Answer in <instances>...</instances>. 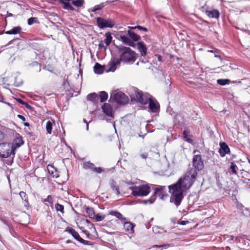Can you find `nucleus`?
<instances>
[{"mask_svg": "<svg viewBox=\"0 0 250 250\" xmlns=\"http://www.w3.org/2000/svg\"><path fill=\"white\" fill-rule=\"evenodd\" d=\"M104 171L103 169L101 167H95L93 172L97 173H101Z\"/></svg>", "mask_w": 250, "mask_h": 250, "instance_id": "nucleus-44", "label": "nucleus"}, {"mask_svg": "<svg viewBox=\"0 0 250 250\" xmlns=\"http://www.w3.org/2000/svg\"><path fill=\"white\" fill-rule=\"evenodd\" d=\"M22 84V81L21 80L17 81V80L15 81L14 85L15 86L18 87L20 86Z\"/></svg>", "mask_w": 250, "mask_h": 250, "instance_id": "nucleus-49", "label": "nucleus"}, {"mask_svg": "<svg viewBox=\"0 0 250 250\" xmlns=\"http://www.w3.org/2000/svg\"><path fill=\"white\" fill-rule=\"evenodd\" d=\"M149 107L152 112L156 113L158 112L159 109V105L158 103L152 97L148 102Z\"/></svg>", "mask_w": 250, "mask_h": 250, "instance_id": "nucleus-11", "label": "nucleus"}, {"mask_svg": "<svg viewBox=\"0 0 250 250\" xmlns=\"http://www.w3.org/2000/svg\"><path fill=\"white\" fill-rule=\"evenodd\" d=\"M94 71L97 74H102L104 73V66H102L98 62H96L93 67Z\"/></svg>", "mask_w": 250, "mask_h": 250, "instance_id": "nucleus-19", "label": "nucleus"}, {"mask_svg": "<svg viewBox=\"0 0 250 250\" xmlns=\"http://www.w3.org/2000/svg\"><path fill=\"white\" fill-rule=\"evenodd\" d=\"M156 199V197L155 196V195H153L152 196L150 197V198L149 199L144 200L143 201V203L144 204H147L148 203L152 204L154 202Z\"/></svg>", "mask_w": 250, "mask_h": 250, "instance_id": "nucleus-38", "label": "nucleus"}, {"mask_svg": "<svg viewBox=\"0 0 250 250\" xmlns=\"http://www.w3.org/2000/svg\"><path fill=\"white\" fill-rule=\"evenodd\" d=\"M135 95L136 100L143 104H146L148 103L150 99L152 98L151 96L148 93H143L142 91L139 90L138 88L134 89Z\"/></svg>", "mask_w": 250, "mask_h": 250, "instance_id": "nucleus-7", "label": "nucleus"}, {"mask_svg": "<svg viewBox=\"0 0 250 250\" xmlns=\"http://www.w3.org/2000/svg\"><path fill=\"white\" fill-rule=\"evenodd\" d=\"M37 20L36 18H30L28 20V24L30 25L33 24Z\"/></svg>", "mask_w": 250, "mask_h": 250, "instance_id": "nucleus-45", "label": "nucleus"}, {"mask_svg": "<svg viewBox=\"0 0 250 250\" xmlns=\"http://www.w3.org/2000/svg\"><path fill=\"white\" fill-rule=\"evenodd\" d=\"M220 148L219 150V153L221 157H223L227 154H229L230 152V149L228 145L226 143H220Z\"/></svg>", "mask_w": 250, "mask_h": 250, "instance_id": "nucleus-10", "label": "nucleus"}, {"mask_svg": "<svg viewBox=\"0 0 250 250\" xmlns=\"http://www.w3.org/2000/svg\"><path fill=\"white\" fill-rule=\"evenodd\" d=\"M109 184L112 191H114L117 195L120 194L119 186L115 180L112 179H110Z\"/></svg>", "mask_w": 250, "mask_h": 250, "instance_id": "nucleus-13", "label": "nucleus"}, {"mask_svg": "<svg viewBox=\"0 0 250 250\" xmlns=\"http://www.w3.org/2000/svg\"><path fill=\"white\" fill-rule=\"evenodd\" d=\"M17 101H18L19 103L21 104L25 105V107H26V108H30V107H31L30 105H29L27 103H26L25 102H24V101H22V100H21V99H19L17 100Z\"/></svg>", "mask_w": 250, "mask_h": 250, "instance_id": "nucleus-42", "label": "nucleus"}, {"mask_svg": "<svg viewBox=\"0 0 250 250\" xmlns=\"http://www.w3.org/2000/svg\"><path fill=\"white\" fill-rule=\"evenodd\" d=\"M165 187H163L162 186H158V187L155 188V191L153 195H155V196L156 197V195L160 197L161 199H163L164 197L166 195L164 194L163 191V188Z\"/></svg>", "mask_w": 250, "mask_h": 250, "instance_id": "nucleus-17", "label": "nucleus"}, {"mask_svg": "<svg viewBox=\"0 0 250 250\" xmlns=\"http://www.w3.org/2000/svg\"><path fill=\"white\" fill-rule=\"evenodd\" d=\"M110 214L115 216L116 218L122 221V222L127 220L126 218L123 217L121 213L117 211H111Z\"/></svg>", "mask_w": 250, "mask_h": 250, "instance_id": "nucleus-27", "label": "nucleus"}, {"mask_svg": "<svg viewBox=\"0 0 250 250\" xmlns=\"http://www.w3.org/2000/svg\"><path fill=\"white\" fill-rule=\"evenodd\" d=\"M52 129V123L50 121H48L46 124V129L47 133L51 134Z\"/></svg>", "mask_w": 250, "mask_h": 250, "instance_id": "nucleus-35", "label": "nucleus"}, {"mask_svg": "<svg viewBox=\"0 0 250 250\" xmlns=\"http://www.w3.org/2000/svg\"><path fill=\"white\" fill-rule=\"evenodd\" d=\"M79 242H80L84 245H92L91 242L87 241V240H85L82 238L81 239Z\"/></svg>", "mask_w": 250, "mask_h": 250, "instance_id": "nucleus-43", "label": "nucleus"}, {"mask_svg": "<svg viewBox=\"0 0 250 250\" xmlns=\"http://www.w3.org/2000/svg\"><path fill=\"white\" fill-rule=\"evenodd\" d=\"M117 48L119 53L121 54V61L125 62H134L136 60L135 52L130 48L123 45L117 46Z\"/></svg>", "mask_w": 250, "mask_h": 250, "instance_id": "nucleus-2", "label": "nucleus"}, {"mask_svg": "<svg viewBox=\"0 0 250 250\" xmlns=\"http://www.w3.org/2000/svg\"><path fill=\"white\" fill-rule=\"evenodd\" d=\"M19 195L21 199L24 201V205L25 207L28 208L29 206L28 202V198L26 193L23 191H21Z\"/></svg>", "mask_w": 250, "mask_h": 250, "instance_id": "nucleus-24", "label": "nucleus"}, {"mask_svg": "<svg viewBox=\"0 0 250 250\" xmlns=\"http://www.w3.org/2000/svg\"><path fill=\"white\" fill-rule=\"evenodd\" d=\"M105 39L104 41L107 46H108L111 42L112 37L111 34L109 32L106 33L105 34Z\"/></svg>", "mask_w": 250, "mask_h": 250, "instance_id": "nucleus-31", "label": "nucleus"}, {"mask_svg": "<svg viewBox=\"0 0 250 250\" xmlns=\"http://www.w3.org/2000/svg\"><path fill=\"white\" fill-rule=\"evenodd\" d=\"M22 28L21 26H18L13 27L11 30L7 31L5 32V33L8 35H16L21 32Z\"/></svg>", "mask_w": 250, "mask_h": 250, "instance_id": "nucleus-22", "label": "nucleus"}, {"mask_svg": "<svg viewBox=\"0 0 250 250\" xmlns=\"http://www.w3.org/2000/svg\"><path fill=\"white\" fill-rule=\"evenodd\" d=\"M83 232H84V234H85L87 236H88L90 235V233L89 232V231L88 230H83Z\"/></svg>", "mask_w": 250, "mask_h": 250, "instance_id": "nucleus-58", "label": "nucleus"}, {"mask_svg": "<svg viewBox=\"0 0 250 250\" xmlns=\"http://www.w3.org/2000/svg\"><path fill=\"white\" fill-rule=\"evenodd\" d=\"M13 41V40H11V41H10L9 42V43H8V45L11 44L12 43Z\"/></svg>", "mask_w": 250, "mask_h": 250, "instance_id": "nucleus-62", "label": "nucleus"}, {"mask_svg": "<svg viewBox=\"0 0 250 250\" xmlns=\"http://www.w3.org/2000/svg\"><path fill=\"white\" fill-rule=\"evenodd\" d=\"M47 167L49 173L53 177L57 178L59 177V174L54 167L51 165H48Z\"/></svg>", "mask_w": 250, "mask_h": 250, "instance_id": "nucleus-26", "label": "nucleus"}, {"mask_svg": "<svg viewBox=\"0 0 250 250\" xmlns=\"http://www.w3.org/2000/svg\"><path fill=\"white\" fill-rule=\"evenodd\" d=\"M98 46H99V48L100 49H103V48H104V50H105L106 49V47L104 46V44L103 41L100 42V43L98 45Z\"/></svg>", "mask_w": 250, "mask_h": 250, "instance_id": "nucleus-48", "label": "nucleus"}, {"mask_svg": "<svg viewBox=\"0 0 250 250\" xmlns=\"http://www.w3.org/2000/svg\"><path fill=\"white\" fill-rule=\"evenodd\" d=\"M155 56L157 57L158 60L159 62H162V57H161V56H160V55H158V54H157Z\"/></svg>", "mask_w": 250, "mask_h": 250, "instance_id": "nucleus-53", "label": "nucleus"}, {"mask_svg": "<svg viewBox=\"0 0 250 250\" xmlns=\"http://www.w3.org/2000/svg\"><path fill=\"white\" fill-rule=\"evenodd\" d=\"M124 223V229L125 231L129 233H132L134 232V225L130 222H123Z\"/></svg>", "mask_w": 250, "mask_h": 250, "instance_id": "nucleus-16", "label": "nucleus"}, {"mask_svg": "<svg viewBox=\"0 0 250 250\" xmlns=\"http://www.w3.org/2000/svg\"><path fill=\"white\" fill-rule=\"evenodd\" d=\"M55 208L57 211L63 213L64 207L63 205L57 203L55 205Z\"/></svg>", "mask_w": 250, "mask_h": 250, "instance_id": "nucleus-39", "label": "nucleus"}, {"mask_svg": "<svg viewBox=\"0 0 250 250\" xmlns=\"http://www.w3.org/2000/svg\"><path fill=\"white\" fill-rule=\"evenodd\" d=\"M95 167V165L89 161L83 163V168L85 169H90L93 171Z\"/></svg>", "mask_w": 250, "mask_h": 250, "instance_id": "nucleus-29", "label": "nucleus"}, {"mask_svg": "<svg viewBox=\"0 0 250 250\" xmlns=\"http://www.w3.org/2000/svg\"><path fill=\"white\" fill-rule=\"evenodd\" d=\"M188 223V221H181L180 222H179L178 223V224L180 225H185Z\"/></svg>", "mask_w": 250, "mask_h": 250, "instance_id": "nucleus-52", "label": "nucleus"}, {"mask_svg": "<svg viewBox=\"0 0 250 250\" xmlns=\"http://www.w3.org/2000/svg\"><path fill=\"white\" fill-rule=\"evenodd\" d=\"M128 30L131 31V30L136 29V26H128Z\"/></svg>", "mask_w": 250, "mask_h": 250, "instance_id": "nucleus-56", "label": "nucleus"}, {"mask_svg": "<svg viewBox=\"0 0 250 250\" xmlns=\"http://www.w3.org/2000/svg\"><path fill=\"white\" fill-rule=\"evenodd\" d=\"M138 48L141 52L142 56L144 57L146 54L147 48L146 44L143 42H138L137 43Z\"/></svg>", "mask_w": 250, "mask_h": 250, "instance_id": "nucleus-14", "label": "nucleus"}, {"mask_svg": "<svg viewBox=\"0 0 250 250\" xmlns=\"http://www.w3.org/2000/svg\"><path fill=\"white\" fill-rule=\"evenodd\" d=\"M170 245L169 244H165V245H153L152 246L153 248H161V247H169Z\"/></svg>", "mask_w": 250, "mask_h": 250, "instance_id": "nucleus-47", "label": "nucleus"}, {"mask_svg": "<svg viewBox=\"0 0 250 250\" xmlns=\"http://www.w3.org/2000/svg\"><path fill=\"white\" fill-rule=\"evenodd\" d=\"M144 58H145V57H144ZM141 59H142V60H141L140 61H141L142 62H143V63H146V62H148V60H146V59L145 58H144V59L141 58Z\"/></svg>", "mask_w": 250, "mask_h": 250, "instance_id": "nucleus-55", "label": "nucleus"}, {"mask_svg": "<svg viewBox=\"0 0 250 250\" xmlns=\"http://www.w3.org/2000/svg\"><path fill=\"white\" fill-rule=\"evenodd\" d=\"M237 166L234 163L231 162L230 164L229 169L230 170L232 173L235 175L237 174Z\"/></svg>", "mask_w": 250, "mask_h": 250, "instance_id": "nucleus-34", "label": "nucleus"}, {"mask_svg": "<svg viewBox=\"0 0 250 250\" xmlns=\"http://www.w3.org/2000/svg\"><path fill=\"white\" fill-rule=\"evenodd\" d=\"M42 201L44 204L45 202H48L51 207L53 205V200L51 195H48L46 198L42 199Z\"/></svg>", "mask_w": 250, "mask_h": 250, "instance_id": "nucleus-32", "label": "nucleus"}, {"mask_svg": "<svg viewBox=\"0 0 250 250\" xmlns=\"http://www.w3.org/2000/svg\"><path fill=\"white\" fill-rule=\"evenodd\" d=\"M109 100L115 101L118 104H125L128 102V98L124 93L118 92L111 94Z\"/></svg>", "mask_w": 250, "mask_h": 250, "instance_id": "nucleus-6", "label": "nucleus"}, {"mask_svg": "<svg viewBox=\"0 0 250 250\" xmlns=\"http://www.w3.org/2000/svg\"><path fill=\"white\" fill-rule=\"evenodd\" d=\"M94 218H95L96 221L100 222L103 220L104 219V215H100V214H97L95 215Z\"/></svg>", "mask_w": 250, "mask_h": 250, "instance_id": "nucleus-40", "label": "nucleus"}, {"mask_svg": "<svg viewBox=\"0 0 250 250\" xmlns=\"http://www.w3.org/2000/svg\"><path fill=\"white\" fill-rule=\"evenodd\" d=\"M62 3L63 4V8L65 9L68 10L73 11L74 10V8L70 4V3L68 2H64L63 0H62Z\"/></svg>", "mask_w": 250, "mask_h": 250, "instance_id": "nucleus-33", "label": "nucleus"}, {"mask_svg": "<svg viewBox=\"0 0 250 250\" xmlns=\"http://www.w3.org/2000/svg\"><path fill=\"white\" fill-rule=\"evenodd\" d=\"M132 194L135 196H146L150 192V188L148 185H143L130 188Z\"/></svg>", "mask_w": 250, "mask_h": 250, "instance_id": "nucleus-3", "label": "nucleus"}, {"mask_svg": "<svg viewBox=\"0 0 250 250\" xmlns=\"http://www.w3.org/2000/svg\"><path fill=\"white\" fill-rule=\"evenodd\" d=\"M206 14L209 18L216 19L218 18L220 15L219 12L217 10H207L206 11Z\"/></svg>", "mask_w": 250, "mask_h": 250, "instance_id": "nucleus-20", "label": "nucleus"}, {"mask_svg": "<svg viewBox=\"0 0 250 250\" xmlns=\"http://www.w3.org/2000/svg\"><path fill=\"white\" fill-rule=\"evenodd\" d=\"M66 231H67L69 234H71L72 236L77 241L79 242L80 241L81 239L82 238L78 232H77L74 229L70 228H67L65 229Z\"/></svg>", "mask_w": 250, "mask_h": 250, "instance_id": "nucleus-18", "label": "nucleus"}, {"mask_svg": "<svg viewBox=\"0 0 250 250\" xmlns=\"http://www.w3.org/2000/svg\"><path fill=\"white\" fill-rule=\"evenodd\" d=\"M230 80L229 79H218L217 80V83L218 84L221 85H225L229 84Z\"/></svg>", "mask_w": 250, "mask_h": 250, "instance_id": "nucleus-37", "label": "nucleus"}, {"mask_svg": "<svg viewBox=\"0 0 250 250\" xmlns=\"http://www.w3.org/2000/svg\"><path fill=\"white\" fill-rule=\"evenodd\" d=\"M18 117L21 120H22V121H25V118L22 116V115H18Z\"/></svg>", "mask_w": 250, "mask_h": 250, "instance_id": "nucleus-54", "label": "nucleus"}, {"mask_svg": "<svg viewBox=\"0 0 250 250\" xmlns=\"http://www.w3.org/2000/svg\"><path fill=\"white\" fill-rule=\"evenodd\" d=\"M24 125L25 126H29V123H25L24 124Z\"/></svg>", "mask_w": 250, "mask_h": 250, "instance_id": "nucleus-60", "label": "nucleus"}, {"mask_svg": "<svg viewBox=\"0 0 250 250\" xmlns=\"http://www.w3.org/2000/svg\"><path fill=\"white\" fill-rule=\"evenodd\" d=\"M140 156L143 159H146L148 156V153L146 152L141 153Z\"/></svg>", "mask_w": 250, "mask_h": 250, "instance_id": "nucleus-50", "label": "nucleus"}, {"mask_svg": "<svg viewBox=\"0 0 250 250\" xmlns=\"http://www.w3.org/2000/svg\"><path fill=\"white\" fill-rule=\"evenodd\" d=\"M197 176L196 170L191 168L183 178H180L176 183L169 186V191L171 194L170 202L173 203L176 207L180 206L184 197V191L191 187Z\"/></svg>", "mask_w": 250, "mask_h": 250, "instance_id": "nucleus-1", "label": "nucleus"}, {"mask_svg": "<svg viewBox=\"0 0 250 250\" xmlns=\"http://www.w3.org/2000/svg\"><path fill=\"white\" fill-rule=\"evenodd\" d=\"M188 82V83H190V84H193V83H194V82H192V81H189V82Z\"/></svg>", "mask_w": 250, "mask_h": 250, "instance_id": "nucleus-63", "label": "nucleus"}, {"mask_svg": "<svg viewBox=\"0 0 250 250\" xmlns=\"http://www.w3.org/2000/svg\"><path fill=\"white\" fill-rule=\"evenodd\" d=\"M102 109L104 114L109 117H113V109L110 104L105 103L102 106Z\"/></svg>", "mask_w": 250, "mask_h": 250, "instance_id": "nucleus-12", "label": "nucleus"}, {"mask_svg": "<svg viewBox=\"0 0 250 250\" xmlns=\"http://www.w3.org/2000/svg\"><path fill=\"white\" fill-rule=\"evenodd\" d=\"M188 131L187 130H184L183 131V136H184V138H188Z\"/></svg>", "mask_w": 250, "mask_h": 250, "instance_id": "nucleus-51", "label": "nucleus"}, {"mask_svg": "<svg viewBox=\"0 0 250 250\" xmlns=\"http://www.w3.org/2000/svg\"><path fill=\"white\" fill-rule=\"evenodd\" d=\"M99 98L100 99V102L101 103L104 102L108 98V94L104 91H101L99 96Z\"/></svg>", "mask_w": 250, "mask_h": 250, "instance_id": "nucleus-30", "label": "nucleus"}, {"mask_svg": "<svg viewBox=\"0 0 250 250\" xmlns=\"http://www.w3.org/2000/svg\"><path fill=\"white\" fill-rule=\"evenodd\" d=\"M3 99H4L3 97L1 94H0V102H4L3 101Z\"/></svg>", "mask_w": 250, "mask_h": 250, "instance_id": "nucleus-59", "label": "nucleus"}, {"mask_svg": "<svg viewBox=\"0 0 250 250\" xmlns=\"http://www.w3.org/2000/svg\"><path fill=\"white\" fill-rule=\"evenodd\" d=\"M120 39L124 43L132 47L135 46V43L128 37L125 35H121Z\"/></svg>", "mask_w": 250, "mask_h": 250, "instance_id": "nucleus-15", "label": "nucleus"}, {"mask_svg": "<svg viewBox=\"0 0 250 250\" xmlns=\"http://www.w3.org/2000/svg\"><path fill=\"white\" fill-rule=\"evenodd\" d=\"M23 144V141H22V138L17 137L14 140L12 146L16 149L17 148L20 147Z\"/></svg>", "mask_w": 250, "mask_h": 250, "instance_id": "nucleus-23", "label": "nucleus"}, {"mask_svg": "<svg viewBox=\"0 0 250 250\" xmlns=\"http://www.w3.org/2000/svg\"><path fill=\"white\" fill-rule=\"evenodd\" d=\"M72 3L76 7H82L83 3V0H75L72 1Z\"/></svg>", "mask_w": 250, "mask_h": 250, "instance_id": "nucleus-36", "label": "nucleus"}, {"mask_svg": "<svg viewBox=\"0 0 250 250\" xmlns=\"http://www.w3.org/2000/svg\"><path fill=\"white\" fill-rule=\"evenodd\" d=\"M86 130H88V123H86Z\"/></svg>", "mask_w": 250, "mask_h": 250, "instance_id": "nucleus-61", "label": "nucleus"}, {"mask_svg": "<svg viewBox=\"0 0 250 250\" xmlns=\"http://www.w3.org/2000/svg\"><path fill=\"white\" fill-rule=\"evenodd\" d=\"M121 63V60L119 58L115 57L111 58L109 62V68L106 70L107 72H114L117 68V66L119 65Z\"/></svg>", "mask_w": 250, "mask_h": 250, "instance_id": "nucleus-9", "label": "nucleus"}, {"mask_svg": "<svg viewBox=\"0 0 250 250\" xmlns=\"http://www.w3.org/2000/svg\"><path fill=\"white\" fill-rule=\"evenodd\" d=\"M85 211L90 218L93 219L95 216L94 209L92 208L86 207Z\"/></svg>", "mask_w": 250, "mask_h": 250, "instance_id": "nucleus-28", "label": "nucleus"}, {"mask_svg": "<svg viewBox=\"0 0 250 250\" xmlns=\"http://www.w3.org/2000/svg\"><path fill=\"white\" fill-rule=\"evenodd\" d=\"M192 163L194 167V169L196 171L197 170H201L203 169L204 164L201 155H195L192 159Z\"/></svg>", "mask_w": 250, "mask_h": 250, "instance_id": "nucleus-8", "label": "nucleus"}, {"mask_svg": "<svg viewBox=\"0 0 250 250\" xmlns=\"http://www.w3.org/2000/svg\"><path fill=\"white\" fill-rule=\"evenodd\" d=\"M233 239H234V237H233V236H231V240H233Z\"/></svg>", "mask_w": 250, "mask_h": 250, "instance_id": "nucleus-64", "label": "nucleus"}, {"mask_svg": "<svg viewBox=\"0 0 250 250\" xmlns=\"http://www.w3.org/2000/svg\"><path fill=\"white\" fill-rule=\"evenodd\" d=\"M186 141L188 142V143H192V140L190 138H186Z\"/></svg>", "mask_w": 250, "mask_h": 250, "instance_id": "nucleus-57", "label": "nucleus"}, {"mask_svg": "<svg viewBox=\"0 0 250 250\" xmlns=\"http://www.w3.org/2000/svg\"><path fill=\"white\" fill-rule=\"evenodd\" d=\"M97 25L100 29L112 28L115 25V21L110 18L104 19L101 17L96 18Z\"/></svg>", "mask_w": 250, "mask_h": 250, "instance_id": "nucleus-5", "label": "nucleus"}, {"mask_svg": "<svg viewBox=\"0 0 250 250\" xmlns=\"http://www.w3.org/2000/svg\"><path fill=\"white\" fill-rule=\"evenodd\" d=\"M136 29H138L141 31H145V32H147L148 30H147V29L146 27H142L141 26H140V25H137L136 26Z\"/></svg>", "mask_w": 250, "mask_h": 250, "instance_id": "nucleus-46", "label": "nucleus"}, {"mask_svg": "<svg viewBox=\"0 0 250 250\" xmlns=\"http://www.w3.org/2000/svg\"><path fill=\"white\" fill-rule=\"evenodd\" d=\"M127 35L133 41L137 42L141 39V37L139 35L129 30H127Z\"/></svg>", "mask_w": 250, "mask_h": 250, "instance_id": "nucleus-25", "label": "nucleus"}, {"mask_svg": "<svg viewBox=\"0 0 250 250\" xmlns=\"http://www.w3.org/2000/svg\"><path fill=\"white\" fill-rule=\"evenodd\" d=\"M15 148H14L9 143L0 144V156L2 158H7L11 154L15 155Z\"/></svg>", "mask_w": 250, "mask_h": 250, "instance_id": "nucleus-4", "label": "nucleus"}, {"mask_svg": "<svg viewBox=\"0 0 250 250\" xmlns=\"http://www.w3.org/2000/svg\"><path fill=\"white\" fill-rule=\"evenodd\" d=\"M103 7V4L101 3L99 5H96L93 7V8L92 9V12H96L97 10H101Z\"/></svg>", "mask_w": 250, "mask_h": 250, "instance_id": "nucleus-41", "label": "nucleus"}, {"mask_svg": "<svg viewBox=\"0 0 250 250\" xmlns=\"http://www.w3.org/2000/svg\"><path fill=\"white\" fill-rule=\"evenodd\" d=\"M87 99L89 101L92 102L93 103H97L99 101V96L96 93L89 94L87 96Z\"/></svg>", "mask_w": 250, "mask_h": 250, "instance_id": "nucleus-21", "label": "nucleus"}]
</instances>
